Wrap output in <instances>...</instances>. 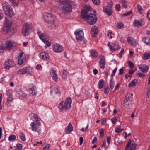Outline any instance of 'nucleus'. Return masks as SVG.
I'll return each mask as SVG.
<instances>
[{"mask_svg":"<svg viewBox=\"0 0 150 150\" xmlns=\"http://www.w3.org/2000/svg\"><path fill=\"white\" fill-rule=\"evenodd\" d=\"M64 1L61 4L62 5V12L66 13L71 12L72 6L75 4V2L73 0H64Z\"/></svg>","mask_w":150,"mask_h":150,"instance_id":"f257e3e1","label":"nucleus"},{"mask_svg":"<svg viewBox=\"0 0 150 150\" xmlns=\"http://www.w3.org/2000/svg\"><path fill=\"white\" fill-rule=\"evenodd\" d=\"M55 16L51 13H45L44 19L45 21L48 23L49 28L52 29L55 28Z\"/></svg>","mask_w":150,"mask_h":150,"instance_id":"f03ea898","label":"nucleus"},{"mask_svg":"<svg viewBox=\"0 0 150 150\" xmlns=\"http://www.w3.org/2000/svg\"><path fill=\"white\" fill-rule=\"evenodd\" d=\"M82 18L91 25L95 24L98 19L96 15L92 13L88 14L87 15H86V14L83 13V17Z\"/></svg>","mask_w":150,"mask_h":150,"instance_id":"7ed1b4c3","label":"nucleus"},{"mask_svg":"<svg viewBox=\"0 0 150 150\" xmlns=\"http://www.w3.org/2000/svg\"><path fill=\"white\" fill-rule=\"evenodd\" d=\"M72 100L70 97H68L64 102L60 103L59 105L58 108L61 110L64 109L67 110H69L71 107Z\"/></svg>","mask_w":150,"mask_h":150,"instance_id":"20e7f679","label":"nucleus"},{"mask_svg":"<svg viewBox=\"0 0 150 150\" xmlns=\"http://www.w3.org/2000/svg\"><path fill=\"white\" fill-rule=\"evenodd\" d=\"M32 28V25L31 23H24L23 26L22 32L23 35L24 36L28 35Z\"/></svg>","mask_w":150,"mask_h":150,"instance_id":"39448f33","label":"nucleus"},{"mask_svg":"<svg viewBox=\"0 0 150 150\" xmlns=\"http://www.w3.org/2000/svg\"><path fill=\"white\" fill-rule=\"evenodd\" d=\"M74 33L76 40L78 42H81L84 40V33L82 30H81L80 29L76 30Z\"/></svg>","mask_w":150,"mask_h":150,"instance_id":"423d86ee","label":"nucleus"},{"mask_svg":"<svg viewBox=\"0 0 150 150\" xmlns=\"http://www.w3.org/2000/svg\"><path fill=\"white\" fill-rule=\"evenodd\" d=\"M11 25L12 22L11 21L7 18H6L3 28V31L5 33H7L10 31V29Z\"/></svg>","mask_w":150,"mask_h":150,"instance_id":"0eeeda50","label":"nucleus"},{"mask_svg":"<svg viewBox=\"0 0 150 150\" xmlns=\"http://www.w3.org/2000/svg\"><path fill=\"white\" fill-rule=\"evenodd\" d=\"M30 125L31 126L32 130L37 132L39 134L41 130L40 127V121L32 122Z\"/></svg>","mask_w":150,"mask_h":150,"instance_id":"6e6552de","label":"nucleus"},{"mask_svg":"<svg viewBox=\"0 0 150 150\" xmlns=\"http://www.w3.org/2000/svg\"><path fill=\"white\" fill-rule=\"evenodd\" d=\"M15 44V42L12 41H7L4 45L0 47L1 50H6L12 49Z\"/></svg>","mask_w":150,"mask_h":150,"instance_id":"1a4fd4ad","label":"nucleus"},{"mask_svg":"<svg viewBox=\"0 0 150 150\" xmlns=\"http://www.w3.org/2000/svg\"><path fill=\"white\" fill-rule=\"evenodd\" d=\"M137 144H136L132 143V141L129 139L125 148V150H135L137 147Z\"/></svg>","mask_w":150,"mask_h":150,"instance_id":"9d476101","label":"nucleus"},{"mask_svg":"<svg viewBox=\"0 0 150 150\" xmlns=\"http://www.w3.org/2000/svg\"><path fill=\"white\" fill-rule=\"evenodd\" d=\"M52 50L53 51L56 53H60L63 51V47L60 45L56 44L52 46Z\"/></svg>","mask_w":150,"mask_h":150,"instance_id":"9b49d317","label":"nucleus"},{"mask_svg":"<svg viewBox=\"0 0 150 150\" xmlns=\"http://www.w3.org/2000/svg\"><path fill=\"white\" fill-rule=\"evenodd\" d=\"M25 54L23 53H21L18 57V62L19 65H21L25 61Z\"/></svg>","mask_w":150,"mask_h":150,"instance_id":"f8f14e48","label":"nucleus"},{"mask_svg":"<svg viewBox=\"0 0 150 150\" xmlns=\"http://www.w3.org/2000/svg\"><path fill=\"white\" fill-rule=\"evenodd\" d=\"M14 65V62L11 59H9L7 61H6L4 64V67L6 69H9L10 68L13 67Z\"/></svg>","mask_w":150,"mask_h":150,"instance_id":"ddd939ff","label":"nucleus"},{"mask_svg":"<svg viewBox=\"0 0 150 150\" xmlns=\"http://www.w3.org/2000/svg\"><path fill=\"white\" fill-rule=\"evenodd\" d=\"M103 10L109 16H110L112 12V7L111 6H107L104 7Z\"/></svg>","mask_w":150,"mask_h":150,"instance_id":"4468645a","label":"nucleus"},{"mask_svg":"<svg viewBox=\"0 0 150 150\" xmlns=\"http://www.w3.org/2000/svg\"><path fill=\"white\" fill-rule=\"evenodd\" d=\"M138 68L143 73L147 72L149 69V67L145 65H139Z\"/></svg>","mask_w":150,"mask_h":150,"instance_id":"2eb2a0df","label":"nucleus"},{"mask_svg":"<svg viewBox=\"0 0 150 150\" xmlns=\"http://www.w3.org/2000/svg\"><path fill=\"white\" fill-rule=\"evenodd\" d=\"M50 73L52 79L56 82L58 79L56 71L52 69L50 70Z\"/></svg>","mask_w":150,"mask_h":150,"instance_id":"dca6fc26","label":"nucleus"},{"mask_svg":"<svg viewBox=\"0 0 150 150\" xmlns=\"http://www.w3.org/2000/svg\"><path fill=\"white\" fill-rule=\"evenodd\" d=\"M36 87L34 86H30L28 89L29 93L32 96H35L36 94Z\"/></svg>","mask_w":150,"mask_h":150,"instance_id":"f3484780","label":"nucleus"},{"mask_svg":"<svg viewBox=\"0 0 150 150\" xmlns=\"http://www.w3.org/2000/svg\"><path fill=\"white\" fill-rule=\"evenodd\" d=\"M133 94L132 93L127 94L125 97V99L124 101L132 102L133 101Z\"/></svg>","mask_w":150,"mask_h":150,"instance_id":"a211bd4d","label":"nucleus"},{"mask_svg":"<svg viewBox=\"0 0 150 150\" xmlns=\"http://www.w3.org/2000/svg\"><path fill=\"white\" fill-rule=\"evenodd\" d=\"M127 42L129 44H131L134 46L137 45L135 40L132 37H128L127 38Z\"/></svg>","mask_w":150,"mask_h":150,"instance_id":"6ab92c4d","label":"nucleus"},{"mask_svg":"<svg viewBox=\"0 0 150 150\" xmlns=\"http://www.w3.org/2000/svg\"><path fill=\"white\" fill-rule=\"evenodd\" d=\"M98 33V28L95 26H93L90 32L92 37H94Z\"/></svg>","mask_w":150,"mask_h":150,"instance_id":"aec40b11","label":"nucleus"},{"mask_svg":"<svg viewBox=\"0 0 150 150\" xmlns=\"http://www.w3.org/2000/svg\"><path fill=\"white\" fill-rule=\"evenodd\" d=\"M2 8L4 12H7V11L11 8L9 4L6 2L5 1L2 4Z\"/></svg>","mask_w":150,"mask_h":150,"instance_id":"412c9836","label":"nucleus"},{"mask_svg":"<svg viewBox=\"0 0 150 150\" xmlns=\"http://www.w3.org/2000/svg\"><path fill=\"white\" fill-rule=\"evenodd\" d=\"M142 41L146 45L150 46V38L145 36L142 38Z\"/></svg>","mask_w":150,"mask_h":150,"instance_id":"4be33fe9","label":"nucleus"},{"mask_svg":"<svg viewBox=\"0 0 150 150\" xmlns=\"http://www.w3.org/2000/svg\"><path fill=\"white\" fill-rule=\"evenodd\" d=\"M37 33L39 38L42 41H45V39L46 38L45 36L41 31H40L39 29H37Z\"/></svg>","mask_w":150,"mask_h":150,"instance_id":"5701e85b","label":"nucleus"},{"mask_svg":"<svg viewBox=\"0 0 150 150\" xmlns=\"http://www.w3.org/2000/svg\"><path fill=\"white\" fill-rule=\"evenodd\" d=\"M90 7L88 6H84V9L81 12V16L83 17V13L86 14V15L88 14V12L90 10Z\"/></svg>","mask_w":150,"mask_h":150,"instance_id":"b1692460","label":"nucleus"},{"mask_svg":"<svg viewBox=\"0 0 150 150\" xmlns=\"http://www.w3.org/2000/svg\"><path fill=\"white\" fill-rule=\"evenodd\" d=\"M137 83V80L135 79L132 80L128 85L129 87H132L135 86Z\"/></svg>","mask_w":150,"mask_h":150,"instance_id":"393cba45","label":"nucleus"},{"mask_svg":"<svg viewBox=\"0 0 150 150\" xmlns=\"http://www.w3.org/2000/svg\"><path fill=\"white\" fill-rule=\"evenodd\" d=\"M131 102L124 101L125 107L127 109H131L132 108V106Z\"/></svg>","mask_w":150,"mask_h":150,"instance_id":"a878e982","label":"nucleus"},{"mask_svg":"<svg viewBox=\"0 0 150 150\" xmlns=\"http://www.w3.org/2000/svg\"><path fill=\"white\" fill-rule=\"evenodd\" d=\"M103 58H100L101 59L99 62L100 67L103 69L105 68V60L103 59Z\"/></svg>","mask_w":150,"mask_h":150,"instance_id":"bb28decb","label":"nucleus"},{"mask_svg":"<svg viewBox=\"0 0 150 150\" xmlns=\"http://www.w3.org/2000/svg\"><path fill=\"white\" fill-rule=\"evenodd\" d=\"M7 11V12H5V13L9 17H11L14 15V13L12 8H11V9H9Z\"/></svg>","mask_w":150,"mask_h":150,"instance_id":"cd10ccee","label":"nucleus"},{"mask_svg":"<svg viewBox=\"0 0 150 150\" xmlns=\"http://www.w3.org/2000/svg\"><path fill=\"white\" fill-rule=\"evenodd\" d=\"M29 117L31 119H34L35 121L34 122H37L40 121L38 119V116L34 113H31L29 115Z\"/></svg>","mask_w":150,"mask_h":150,"instance_id":"c85d7f7f","label":"nucleus"},{"mask_svg":"<svg viewBox=\"0 0 150 150\" xmlns=\"http://www.w3.org/2000/svg\"><path fill=\"white\" fill-rule=\"evenodd\" d=\"M73 130V127L70 123H69L68 126L65 128V132L67 133H70Z\"/></svg>","mask_w":150,"mask_h":150,"instance_id":"c756f323","label":"nucleus"},{"mask_svg":"<svg viewBox=\"0 0 150 150\" xmlns=\"http://www.w3.org/2000/svg\"><path fill=\"white\" fill-rule=\"evenodd\" d=\"M108 45L112 51H115L116 50L117 45L114 44L111 45L110 43L109 42H108Z\"/></svg>","mask_w":150,"mask_h":150,"instance_id":"7c9ffc66","label":"nucleus"},{"mask_svg":"<svg viewBox=\"0 0 150 150\" xmlns=\"http://www.w3.org/2000/svg\"><path fill=\"white\" fill-rule=\"evenodd\" d=\"M40 55L43 59H49L50 58L48 54L45 52L41 53Z\"/></svg>","mask_w":150,"mask_h":150,"instance_id":"2f4dec72","label":"nucleus"},{"mask_svg":"<svg viewBox=\"0 0 150 150\" xmlns=\"http://www.w3.org/2000/svg\"><path fill=\"white\" fill-rule=\"evenodd\" d=\"M11 5L13 6H16L19 4V0H9Z\"/></svg>","mask_w":150,"mask_h":150,"instance_id":"473e14b6","label":"nucleus"},{"mask_svg":"<svg viewBox=\"0 0 150 150\" xmlns=\"http://www.w3.org/2000/svg\"><path fill=\"white\" fill-rule=\"evenodd\" d=\"M51 93L54 92L56 94L59 92L58 87L57 86H52L51 88Z\"/></svg>","mask_w":150,"mask_h":150,"instance_id":"72a5a7b5","label":"nucleus"},{"mask_svg":"<svg viewBox=\"0 0 150 150\" xmlns=\"http://www.w3.org/2000/svg\"><path fill=\"white\" fill-rule=\"evenodd\" d=\"M6 94L9 96L7 98V102H10L12 101L13 100V98L11 96V94L10 93L9 90L7 91Z\"/></svg>","mask_w":150,"mask_h":150,"instance_id":"f704fd0d","label":"nucleus"},{"mask_svg":"<svg viewBox=\"0 0 150 150\" xmlns=\"http://www.w3.org/2000/svg\"><path fill=\"white\" fill-rule=\"evenodd\" d=\"M104 85V82L103 79H101L100 80L98 83V88L99 89H101L103 87Z\"/></svg>","mask_w":150,"mask_h":150,"instance_id":"c9c22d12","label":"nucleus"},{"mask_svg":"<svg viewBox=\"0 0 150 150\" xmlns=\"http://www.w3.org/2000/svg\"><path fill=\"white\" fill-rule=\"evenodd\" d=\"M22 149V145L17 144L16 146H14V150H21Z\"/></svg>","mask_w":150,"mask_h":150,"instance_id":"e433bc0d","label":"nucleus"},{"mask_svg":"<svg viewBox=\"0 0 150 150\" xmlns=\"http://www.w3.org/2000/svg\"><path fill=\"white\" fill-rule=\"evenodd\" d=\"M124 129L123 128H121L120 126L116 127L115 129V132L116 133H120L122 132Z\"/></svg>","mask_w":150,"mask_h":150,"instance_id":"4c0bfd02","label":"nucleus"},{"mask_svg":"<svg viewBox=\"0 0 150 150\" xmlns=\"http://www.w3.org/2000/svg\"><path fill=\"white\" fill-rule=\"evenodd\" d=\"M24 74H30L31 71V69L30 67L23 68Z\"/></svg>","mask_w":150,"mask_h":150,"instance_id":"58836bf2","label":"nucleus"},{"mask_svg":"<svg viewBox=\"0 0 150 150\" xmlns=\"http://www.w3.org/2000/svg\"><path fill=\"white\" fill-rule=\"evenodd\" d=\"M67 72L65 70H63L62 72V78L64 80H65L67 78Z\"/></svg>","mask_w":150,"mask_h":150,"instance_id":"ea45409f","label":"nucleus"},{"mask_svg":"<svg viewBox=\"0 0 150 150\" xmlns=\"http://www.w3.org/2000/svg\"><path fill=\"white\" fill-rule=\"evenodd\" d=\"M137 8L138 12L140 14H142L143 12L142 8L141 6L139 5H137Z\"/></svg>","mask_w":150,"mask_h":150,"instance_id":"a19ab883","label":"nucleus"},{"mask_svg":"<svg viewBox=\"0 0 150 150\" xmlns=\"http://www.w3.org/2000/svg\"><path fill=\"white\" fill-rule=\"evenodd\" d=\"M110 88L111 90L112 89L114 86V83L113 79H111L109 83Z\"/></svg>","mask_w":150,"mask_h":150,"instance_id":"79ce46f5","label":"nucleus"},{"mask_svg":"<svg viewBox=\"0 0 150 150\" xmlns=\"http://www.w3.org/2000/svg\"><path fill=\"white\" fill-rule=\"evenodd\" d=\"M134 25L135 26L139 27L141 26V24L139 21L135 20L133 22Z\"/></svg>","mask_w":150,"mask_h":150,"instance_id":"37998d69","label":"nucleus"},{"mask_svg":"<svg viewBox=\"0 0 150 150\" xmlns=\"http://www.w3.org/2000/svg\"><path fill=\"white\" fill-rule=\"evenodd\" d=\"M42 42L45 43V47H47L50 46L51 45L50 42L47 40L46 38L45 39V41H42Z\"/></svg>","mask_w":150,"mask_h":150,"instance_id":"c03bdc74","label":"nucleus"},{"mask_svg":"<svg viewBox=\"0 0 150 150\" xmlns=\"http://www.w3.org/2000/svg\"><path fill=\"white\" fill-rule=\"evenodd\" d=\"M20 139L22 141H24L26 140L25 135L24 134L21 133L19 136Z\"/></svg>","mask_w":150,"mask_h":150,"instance_id":"a18cd8bd","label":"nucleus"},{"mask_svg":"<svg viewBox=\"0 0 150 150\" xmlns=\"http://www.w3.org/2000/svg\"><path fill=\"white\" fill-rule=\"evenodd\" d=\"M143 58L145 60L148 59H150V53L144 54Z\"/></svg>","mask_w":150,"mask_h":150,"instance_id":"49530a36","label":"nucleus"},{"mask_svg":"<svg viewBox=\"0 0 150 150\" xmlns=\"http://www.w3.org/2000/svg\"><path fill=\"white\" fill-rule=\"evenodd\" d=\"M122 6L123 8H126L127 7V4L125 0H122L121 2Z\"/></svg>","mask_w":150,"mask_h":150,"instance_id":"de8ad7c7","label":"nucleus"},{"mask_svg":"<svg viewBox=\"0 0 150 150\" xmlns=\"http://www.w3.org/2000/svg\"><path fill=\"white\" fill-rule=\"evenodd\" d=\"M16 138V136L14 135H11L9 136L8 138V140L10 141L14 140Z\"/></svg>","mask_w":150,"mask_h":150,"instance_id":"09e8293b","label":"nucleus"},{"mask_svg":"<svg viewBox=\"0 0 150 150\" xmlns=\"http://www.w3.org/2000/svg\"><path fill=\"white\" fill-rule=\"evenodd\" d=\"M91 55L95 57H97V53L96 51L95 50H93L92 51L91 53Z\"/></svg>","mask_w":150,"mask_h":150,"instance_id":"8fccbe9b","label":"nucleus"},{"mask_svg":"<svg viewBox=\"0 0 150 150\" xmlns=\"http://www.w3.org/2000/svg\"><path fill=\"white\" fill-rule=\"evenodd\" d=\"M128 64V67L130 68H133L134 67V65L133 62H131L130 61H129L127 62Z\"/></svg>","mask_w":150,"mask_h":150,"instance_id":"3c124183","label":"nucleus"},{"mask_svg":"<svg viewBox=\"0 0 150 150\" xmlns=\"http://www.w3.org/2000/svg\"><path fill=\"white\" fill-rule=\"evenodd\" d=\"M123 24L121 22H119L117 23V27L119 28H123Z\"/></svg>","mask_w":150,"mask_h":150,"instance_id":"603ef678","label":"nucleus"},{"mask_svg":"<svg viewBox=\"0 0 150 150\" xmlns=\"http://www.w3.org/2000/svg\"><path fill=\"white\" fill-rule=\"evenodd\" d=\"M23 68L20 69L17 71V73L19 74H24Z\"/></svg>","mask_w":150,"mask_h":150,"instance_id":"864d4df0","label":"nucleus"},{"mask_svg":"<svg viewBox=\"0 0 150 150\" xmlns=\"http://www.w3.org/2000/svg\"><path fill=\"white\" fill-rule=\"evenodd\" d=\"M93 4L96 5H98L100 3V0H92Z\"/></svg>","mask_w":150,"mask_h":150,"instance_id":"5fc2aeb1","label":"nucleus"},{"mask_svg":"<svg viewBox=\"0 0 150 150\" xmlns=\"http://www.w3.org/2000/svg\"><path fill=\"white\" fill-rule=\"evenodd\" d=\"M124 67H122L119 70V74L122 75L123 74Z\"/></svg>","mask_w":150,"mask_h":150,"instance_id":"6e6d98bb","label":"nucleus"},{"mask_svg":"<svg viewBox=\"0 0 150 150\" xmlns=\"http://www.w3.org/2000/svg\"><path fill=\"white\" fill-rule=\"evenodd\" d=\"M50 147V144H47L46 146L43 148V150H48Z\"/></svg>","mask_w":150,"mask_h":150,"instance_id":"4d7b16f0","label":"nucleus"},{"mask_svg":"<svg viewBox=\"0 0 150 150\" xmlns=\"http://www.w3.org/2000/svg\"><path fill=\"white\" fill-rule=\"evenodd\" d=\"M104 92L105 94H108L109 93V88L107 87L105 88L104 89Z\"/></svg>","mask_w":150,"mask_h":150,"instance_id":"13d9d810","label":"nucleus"},{"mask_svg":"<svg viewBox=\"0 0 150 150\" xmlns=\"http://www.w3.org/2000/svg\"><path fill=\"white\" fill-rule=\"evenodd\" d=\"M100 135L101 137H103L104 136V130L103 129H100Z\"/></svg>","mask_w":150,"mask_h":150,"instance_id":"bf43d9fd","label":"nucleus"},{"mask_svg":"<svg viewBox=\"0 0 150 150\" xmlns=\"http://www.w3.org/2000/svg\"><path fill=\"white\" fill-rule=\"evenodd\" d=\"M117 68L115 69L112 72L111 74V76L113 77L115 74L116 71L117 70Z\"/></svg>","mask_w":150,"mask_h":150,"instance_id":"052dcab7","label":"nucleus"},{"mask_svg":"<svg viewBox=\"0 0 150 150\" xmlns=\"http://www.w3.org/2000/svg\"><path fill=\"white\" fill-rule=\"evenodd\" d=\"M111 137L110 136H108L107 137V140L108 144H109L110 143V141L111 140Z\"/></svg>","mask_w":150,"mask_h":150,"instance_id":"680f3d73","label":"nucleus"},{"mask_svg":"<svg viewBox=\"0 0 150 150\" xmlns=\"http://www.w3.org/2000/svg\"><path fill=\"white\" fill-rule=\"evenodd\" d=\"M137 75L140 77H143L145 76V74L142 73H138Z\"/></svg>","mask_w":150,"mask_h":150,"instance_id":"e2e57ef3","label":"nucleus"},{"mask_svg":"<svg viewBox=\"0 0 150 150\" xmlns=\"http://www.w3.org/2000/svg\"><path fill=\"white\" fill-rule=\"evenodd\" d=\"M88 124L87 125V126H86V127L85 128H82L81 130L83 132H85L86 131L87 129H88Z\"/></svg>","mask_w":150,"mask_h":150,"instance_id":"0e129e2a","label":"nucleus"},{"mask_svg":"<svg viewBox=\"0 0 150 150\" xmlns=\"http://www.w3.org/2000/svg\"><path fill=\"white\" fill-rule=\"evenodd\" d=\"M83 137H80V138H79V143H80V145H81L82 144L83 142Z\"/></svg>","mask_w":150,"mask_h":150,"instance_id":"69168bd1","label":"nucleus"},{"mask_svg":"<svg viewBox=\"0 0 150 150\" xmlns=\"http://www.w3.org/2000/svg\"><path fill=\"white\" fill-rule=\"evenodd\" d=\"M97 137H94L92 141V143L94 144L95 142H97Z\"/></svg>","mask_w":150,"mask_h":150,"instance_id":"338daca9","label":"nucleus"},{"mask_svg":"<svg viewBox=\"0 0 150 150\" xmlns=\"http://www.w3.org/2000/svg\"><path fill=\"white\" fill-rule=\"evenodd\" d=\"M147 18L149 20H150V9L147 12Z\"/></svg>","mask_w":150,"mask_h":150,"instance_id":"774afa93","label":"nucleus"}]
</instances>
